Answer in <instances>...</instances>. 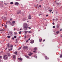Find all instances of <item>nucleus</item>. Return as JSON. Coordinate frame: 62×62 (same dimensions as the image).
<instances>
[{
	"mask_svg": "<svg viewBox=\"0 0 62 62\" xmlns=\"http://www.w3.org/2000/svg\"><path fill=\"white\" fill-rule=\"evenodd\" d=\"M36 52V50H34L33 51V52L34 53H35Z\"/></svg>",
	"mask_w": 62,
	"mask_h": 62,
	"instance_id": "obj_33",
	"label": "nucleus"
},
{
	"mask_svg": "<svg viewBox=\"0 0 62 62\" xmlns=\"http://www.w3.org/2000/svg\"><path fill=\"white\" fill-rule=\"evenodd\" d=\"M10 50H12V48H11L10 49Z\"/></svg>",
	"mask_w": 62,
	"mask_h": 62,
	"instance_id": "obj_43",
	"label": "nucleus"
},
{
	"mask_svg": "<svg viewBox=\"0 0 62 62\" xmlns=\"http://www.w3.org/2000/svg\"><path fill=\"white\" fill-rule=\"evenodd\" d=\"M26 57H27V58H29V56L27 55L26 56Z\"/></svg>",
	"mask_w": 62,
	"mask_h": 62,
	"instance_id": "obj_30",
	"label": "nucleus"
},
{
	"mask_svg": "<svg viewBox=\"0 0 62 62\" xmlns=\"http://www.w3.org/2000/svg\"><path fill=\"white\" fill-rule=\"evenodd\" d=\"M15 5L16 6H18L19 5V3L17 2H16L15 3Z\"/></svg>",
	"mask_w": 62,
	"mask_h": 62,
	"instance_id": "obj_4",
	"label": "nucleus"
},
{
	"mask_svg": "<svg viewBox=\"0 0 62 62\" xmlns=\"http://www.w3.org/2000/svg\"><path fill=\"white\" fill-rule=\"evenodd\" d=\"M29 28L27 24H26V23H24V25L23 26V29L24 30H27L28 29V28Z\"/></svg>",
	"mask_w": 62,
	"mask_h": 62,
	"instance_id": "obj_1",
	"label": "nucleus"
},
{
	"mask_svg": "<svg viewBox=\"0 0 62 62\" xmlns=\"http://www.w3.org/2000/svg\"><path fill=\"white\" fill-rule=\"evenodd\" d=\"M21 49V47H20L19 48V49H18V50H20V49Z\"/></svg>",
	"mask_w": 62,
	"mask_h": 62,
	"instance_id": "obj_37",
	"label": "nucleus"
},
{
	"mask_svg": "<svg viewBox=\"0 0 62 62\" xmlns=\"http://www.w3.org/2000/svg\"><path fill=\"white\" fill-rule=\"evenodd\" d=\"M21 11L20 10V11H19V12H17V14H19V13H21Z\"/></svg>",
	"mask_w": 62,
	"mask_h": 62,
	"instance_id": "obj_17",
	"label": "nucleus"
},
{
	"mask_svg": "<svg viewBox=\"0 0 62 62\" xmlns=\"http://www.w3.org/2000/svg\"><path fill=\"white\" fill-rule=\"evenodd\" d=\"M8 56H9L10 55V54H8Z\"/></svg>",
	"mask_w": 62,
	"mask_h": 62,
	"instance_id": "obj_42",
	"label": "nucleus"
},
{
	"mask_svg": "<svg viewBox=\"0 0 62 62\" xmlns=\"http://www.w3.org/2000/svg\"><path fill=\"white\" fill-rule=\"evenodd\" d=\"M42 14H40L39 15V16H40V15H42Z\"/></svg>",
	"mask_w": 62,
	"mask_h": 62,
	"instance_id": "obj_54",
	"label": "nucleus"
},
{
	"mask_svg": "<svg viewBox=\"0 0 62 62\" xmlns=\"http://www.w3.org/2000/svg\"><path fill=\"white\" fill-rule=\"evenodd\" d=\"M34 42V40H30V42L31 43H33Z\"/></svg>",
	"mask_w": 62,
	"mask_h": 62,
	"instance_id": "obj_3",
	"label": "nucleus"
},
{
	"mask_svg": "<svg viewBox=\"0 0 62 62\" xmlns=\"http://www.w3.org/2000/svg\"><path fill=\"white\" fill-rule=\"evenodd\" d=\"M32 54H33L32 53H31L30 52L29 53V54H28V55H29V56H31V55H32Z\"/></svg>",
	"mask_w": 62,
	"mask_h": 62,
	"instance_id": "obj_8",
	"label": "nucleus"
},
{
	"mask_svg": "<svg viewBox=\"0 0 62 62\" xmlns=\"http://www.w3.org/2000/svg\"><path fill=\"white\" fill-rule=\"evenodd\" d=\"M14 34H17V33L16 32H14Z\"/></svg>",
	"mask_w": 62,
	"mask_h": 62,
	"instance_id": "obj_46",
	"label": "nucleus"
},
{
	"mask_svg": "<svg viewBox=\"0 0 62 62\" xmlns=\"http://www.w3.org/2000/svg\"><path fill=\"white\" fill-rule=\"evenodd\" d=\"M3 31V29H0V31Z\"/></svg>",
	"mask_w": 62,
	"mask_h": 62,
	"instance_id": "obj_21",
	"label": "nucleus"
},
{
	"mask_svg": "<svg viewBox=\"0 0 62 62\" xmlns=\"http://www.w3.org/2000/svg\"><path fill=\"white\" fill-rule=\"evenodd\" d=\"M53 25H54V23L53 22Z\"/></svg>",
	"mask_w": 62,
	"mask_h": 62,
	"instance_id": "obj_45",
	"label": "nucleus"
},
{
	"mask_svg": "<svg viewBox=\"0 0 62 62\" xmlns=\"http://www.w3.org/2000/svg\"><path fill=\"white\" fill-rule=\"evenodd\" d=\"M13 2H10V4L11 5H12V4H13Z\"/></svg>",
	"mask_w": 62,
	"mask_h": 62,
	"instance_id": "obj_23",
	"label": "nucleus"
},
{
	"mask_svg": "<svg viewBox=\"0 0 62 62\" xmlns=\"http://www.w3.org/2000/svg\"><path fill=\"white\" fill-rule=\"evenodd\" d=\"M7 38H10V36H7Z\"/></svg>",
	"mask_w": 62,
	"mask_h": 62,
	"instance_id": "obj_20",
	"label": "nucleus"
},
{
	"mask_svg": "<svg viewBox=\"0 0 62 62\" xmlns=\"http://www.w3.org/2000/svg\"><path fill=\"white\" fill-rule=\"evenodd\" d=\"M0 58H2V56H0Z\"/></svg>",
	"mask_w": 62,
	"mask_h": 62,
	"instance_id": "obj_52",
	"label": "nucleus"
},
{
	"mask_svg": "<svg viewBox=\"0 0 62 62\" xmlns=\"http://www.w3.org/2000/svg\"><path fill=\"white\" fill-rule=\"evenodd\" d=\"M9 21H8V23H9Z\"/></svg>",
	"mask_w": 62,
	"mask_h": 62,
	"instance_id": "obj_62",
	"label": "nucleus"
},
{
	"mask_svg": "<svg viewBox=\"0 0 62 62\" xmlns=\"http://www.w3.org/2000/svg\"><path fill=\"white\" fill-rule=\"evenodd\" d=\"M45 59H48V57H47V56H45Z\"/></svg>",
	"mask_w": 62,
	"mask_h": 62,
	"instance_id": "obj_19",
	"label": "nucleus"
},
{
	"mask_svg": "<svg viewBox=\"0 0 62 62\" xmlns=\"http://www.w3.org/2000/svg\"><path fill=\"white\" fill-rule=\"evenodd\" d=\"M58 20V19L57 18H56L55 20L56 21H57Z\"/></svg>",
	"mask_w": 62,
	"mask_h": 62,
	"instance_id": "obj_35",
	"label": "nucleus"
},
{
	"mask_svg": "<svg viewBox=\"0 0 62 62\" xmlns=\"http://www.w3.org/2000/svg\"><path fill=\"white\" fill-rule=\"evenodd\" d=\"M49 11H50V12L51 13L52 11V10H49Z\"/></svg>",
	"mask_w": 62,
	"mask_h": 62,
	"instance_id": "obj_26",
	"label": "nucleus"
},
{
	"mask_svg": "<svg viewBox=\"0 0 62 62\" xmlns=\"http://www.w3.org/2000/svg\"><path fill=\"white\" fill-rule=\"evenodd\" d=\"M56 14H57V13H58V12L57 11H56Z\"/></svg>",
	"mask_w": 62,
	"mask_h": 62,
	"instance_id": "obj_39",
	"label": "nucleus"
},
{
	"mask_svg": "<svg viewBox=\"0 0 62 62\" xmlns=\"http://www.w3.org/2000/svg\"><path fill=\"white\" fill-rule=\"evenodd\" d=\"M12 23H13V24H14V23H15V21H13V22H12Z\"/></svg>",
	"mask_w": 62,
	"mask_h": 62,
	"instance_id": "obj_18",
	"label": "nucleus"
},
{
	"mask_svg": "<svg viewBox=\"0 0 62 62\" xmlns=\"http://www.w3.org/2000/svg\"><path fill=\"white\" fill-rule=\"evenodd\" d=\"M37 6L38 7V4H37Z\"/></svg>",
	"mask_w": 62,
	"mask_h": 62,
	"instance_id": "obj_64",
	"label": "nucleus"
},
{
	"mask_svg": "<svg viewBox=\"0 0 62 62\" xmlns=\"http://www.w3.org/2000/svg\"><path fill=\"white\" fill-rule=\"evenodd\" d=\"M24 49H28V47L27 46H25L24 47Z\"/></svg>",
	"mask_w": 62,
	"mask_h": 62,
	"instance_id": "obj_9",
	"label": "nucleus"
},
{
	"mask_svg": "<svg viewBox=\"0 0 62 62\" xmlns=\"http://www.w3.org/2000/svg\"><path fill=\"white\" fill-rule=\"evenodd\" d=\"M59 33V31H57V32H56V33L57 34H58V33Z\"/></svg>",
	"mask_w": 62,
	"mask_h": 62,
	"instance_id": "obj_32",
	"label": "nucleus"
},
{
	"mask_svg": "<svg viewBox=\"0 0 62 62\" xmlns=\"http://www.w3.org/2000/svg\"><path fill=\"white\" fill-rule=\"evenodd\" d=\"M28 33H32V32L31 31H28Z\"/></svg>",
	"mask_w": 62,
	"mask_h": 62,
	"instance_id": "obj_16",
	"label": "nucleus"
},
{
	"mask_svg": "<svg viewBox=\"0 0 62 62\" xmlns=\"http://www.w3.org/2000/svg\"><path fill=\"white\" fill-rule=\"evenodd\" d=\"M10 44H7V46L8 48L9 47Z\"/></svg>",
	"mask_w": 62,
	"mask_h": 62,
	"instance_id": "obj_13",
	"label": "nucleus"
},
{
	"mask_svg": "<svg viewBox=\"0 0 62 62\" xmlns=\"http://www.w3.org/2000/svg\"><path fill=\"white\" fill-rule=\"evenodd\" d=\"M10 21H12V18H11L10 19Z\"/></svg>",
	"mask_w": 62,
	"mask_h": 62,
	"instance_id": "obj_38",
	"label": "nucleus"
},
{
	"mask_svg": "<svg viewBox=\"0 0 62 62\" xmlns=\"http://www.w3.org/2000/svg\"><path fill=\"white\" fill-rule=\"evenodd\" d=\"M5 27H7V25H5Z\"/></svg>",
	"mask_w": 62,
	"mask_h": 62,
	"instance_id": "obj_40",
	"label": "nucleus"
},
{
	"mask_svg": "<svg viewBox=\"0 0 62 62\" xmlns=\"http://www.w3.org/2000/svg\"><path fill=\"white\" fill-rule=\"evenodd\" d=\"M46 17H48V15H46Z\"/></svg>",
	"mask_w": 62,
	"mask_h": 62,
	"instance_id": "obj_49",
	"label": "nucleus"
},
{
	"mask_svg": "<svg viewBox=\"0 0 62 62\" xmlns=\"http://www.w3.org/2000/svg\"><path fill=\"white\" fill-rule=\"evenodd\" d=\"M60 58H62V54L61 55H60Z\"/></svg>",
	"mask_w": 62,
	"mask_h": 62,
	"instance_id": "obj_15",
	"label": "nucleus"
},
{
	"mask_svg": "<svg viewBox=\"0 0 62 62\" xmlns=\"http://www.w3.org/2000/svg\"><path fill=\"white\" fill-rule=\"evenodd\" d=\"M21 32H22L21 31H19V34H21Z\"/></svg>",
	"mask_w": 62,
	"mask_h": 62,
	"instance_id": "obj_29",
	"label": "nucleus"
},
{
	"mask_svg": "<svg viewBox=\"0 0 62 62\" xmlns=\"http://www.w3.org/2000/svg\"><path fill=\"white\" fill-rule=\"evenodd\" d=\"M37 50V48L36 47H35L34 48V50L36 51V50Z\"/></svg>",
	"mask_w": 62,
	"mask_h": 62,
	"instance_id": "obj_11",
	"label": "nucleus"
},
{
	"mask_svg": "<svg viewBox=\"0 0 62 62\" xmlns=\"http://www.w3.org/2000/svg\"><path fill=\"white\" fill-rule=\"evenodd\" d=\"M8 51H10V49H8Z\"/></svg>",
	"mask_w": 62,
	"mask_h": 62,
	"instance_id": "obj_48",
	"label": "nucleus"
},
{
	"mask_svg": "<svg viewBox=\"0 0 62 62\" xmlns=\"http://www.w3.org/2000/svg\"><path fill=\"white\" fill-rule=\"evenodd\" d=\"M14 54H15L16 55H17V52H14Z\"/></svg>",
	"mask_w": 62,
	"mask_h": 62,
	"instance_id": "obj_14",
	"label": "nucleus"
},
{
	"mask_svg": "<svg viewBox=\"0 0 62 62\" xmlns=\"http://www.w3.org/2000/svg\"><path fill=\"white\" fill-rule=\"evenodd\" d=\"M14 39V37H13L12 38V39Z\"/></svg>",
	"mask_w": 62,
	"mask_h": 62,
	"instance_id": "obj_57",
	"label": "nucleus"
},
{
	"mask_svg": "<svg viewBox=\"0 0 62 62\" xmlns=\"http://www.w3.org/2000/svg\"><path fill=\"white\" fill-rule=\"evenodd\" d=\"M18 60L20 61H22V58H18Z\"/></svg>",
	"mask_w": 62,
	"mask_h": 62,
	"instance_id": "obj_7",
	"label": "nucleus"
},
{
	"mask_svg": "<svg viewBox=\"0 0 62 62\" xmlns=\"http://www.w3.org/2000/svg\"><path fill=\"white\" fill-rule=\"evenodd\" d=\"M3 58L5 60H8V58L7 56V55H5L4 56Z\"/></svg>",
	"mask_w": 62,
	"mask_h": 62,
	"instance_id": "obj_2",
	"label": "nucleus"
},
{
	"mask_svg": "<svg viewBox=\"0 0 62 62\" xmlns=\"http://www.w3.org/2000/svg\"><path fill=\"white\" fill-rule=\"evenodd\" d=\"M16 30V28H14V30Z\"/></svg>",
	"mask_w": 62,
	"mask_h": 62,
	"instance_id": "obj_47",
	"label": "nucleus"
},
{
	"mask_svg": "<svg viewBox=\"0 0 62 62\" xmlns=\"http://www.w3.org/2000/svg\"><path fill=\"white\" fill-rule=\"evenodd\" d=\"M30 38L28 39V40H30Z\"/></svg>",
	"mask_w": 62,
	"mask_h": 62,
	"instance_id": "obj_50",
	"label": "nucleus"
},
{
	"mask_svg": "<svg viewBox=\"0 0 62 62\" xmlns=\"http://www.w3.org/2000/svg\"><path fill=\"white\" fill-rule=\"evenodd\" d=\"M28 19H31V15H29L28 17Z\"/></svg>",
	"mask_w": 62,
	"mask_h": 62,
	"instance_id": "obj_5",
	"label": "nucleus"
},
{
	"mask_svg": "<svg viewBox=\"0 0 62 62\" xmlns=\"http://www.w3.org/2000/svg\"><path fill=\"white\" fill-rule=\"evenodd\" d=\"M9 24H11V25L12 24V23L10 22V21H9Z\"/></svg>",
	"mask_w": 62,
	"mask_h": 62,
	"instance_id": "obj_24",
	"label": "nucleus"
},
{
	"mask_svg": "<svg viewBox=\"0 0 62 62\" xmlns=\"http://www.w3.org/2000/svg\"><path fill=\"white\" fill-rule=\"evenodd\" d=\"M35 58H37V56H36L35 57Z\"/></svg>",
	"mask_w": 62,
	"mask_h": 62,
	"instance_id": "obj_61",
	"label": "nucleus"
},
{
	"mask_svg": "<svg viewBox=\"0 0 62 62\" xmlns=\"http://www.w3.org/2000/svg\"><path fill=\"white\" fill-rule=\"evenodd\" d=\"M26 35H25L24 36V37H25V38H24V39H26Z\"/></svg>",
	"mask_w": 62,
	"mask_h": 62,
	"instance_id": "obj_34",
	"label": "nucleus"
},
{
	"mask_svg": "<svg viewBox=\"0 0 62 62\" xmlns=\"http://www.w3.org/2000/svg\"><path fill=\"white\" fill-rule=\"evenodd\" d=\"M9 33L11 35V36H12L13 35V34H12V32L10 31L9 32Z\"/></svg>",
	"mask_w": 62,
	"mask_h": 62,
	"instance_id": "obj_6",
	"label": "nucleus"
},
{
	"mask_svg": "<svg viewBox=\"0 0 62 62\" xmlns=\"http://www.w3.org/2000/svg\"><path fill=\"white\" fill-rule=\"evenodd\" d=\"M18 41V39H16V41Z\"/></svg>",
	"mask_w": 62,
	"mask_h": 62,
	"instance_id": "obj_41",
	"label": "nucleus"
},
{
	"mask_svg": "<svg viewBox=\"0 0 62 62\" xmlns=\"http://www.w3.org/2000/svg\"><path fill=\"white\" fill-rule=\"evenodd\" d=\"M39 7L40 8H41V5H40L39 6Z\"/></svg>",
	"mask_w": 62,
	"mask_h": 62,
	"instance_id": "obj_44",
	"label": "nucleus"
},
{
	"mask_svg": "<svg viewBox=\"0 0 62 62\" xmlns=\"http://www.w3.org/2000/svg\"><path fill=\"white\" fill-rule=\"evenodd\" d=\"M14 38L15 39H16L17 38V36H14Z\"/></svg>",
	"mask_w": 62,
	"mask_h": 62,
	"instance_id": "obj_27",
	"label": "nucleus"
},
{
	"mask_svg": "<svg viewBox=\"0 0 62 62\" xmlns=\"http://www.w3.org/2000/svg\"><path fill=\"white\" fill-rule=\"evenodd\" d=\"M13 57L14 58H15V55H13Z\"/></svg>",
	"mask_w": 62,
	"mask_h": 62,
	"instance_id": "obj_22",
	"label": "nucleus"
},
{
	"mask_svg": "<svg viewBox=\"0 0 62 62\" xmlns=\"http://www.w3.org/2000/svg\"><path fill=\"white\" fill-rule=\"evenodd\" d=\"M40 42H41L42 41V39H40L39 40Z\"/></svg>",
	"mask_w": 62,
	"mask_h": 62,
	"instance_id": "obj_12",
	"label": "nucleus"
},
{
	"mask_svg": "<svg viewBox=\"0 0 62 62\" xmlns=\"http://www.w3.org/2000/svg\"><path fill=\"white\" fill-rule=\"evenodd\" d=\"M45 40L44 39V40H43V42H44V41H45Z\"/></svg>",
	"mask_w": 62,
	"mask_h": 62,
	"instance_id": "obj_55",
	"label": "nucleus"
},
{
	"mask_svg": "<svg viewBox=\"0 0 62 62\" xmlns=\"http://www.w3.org/2000/svg\"><path fill=\"white\" fill-rule=\"evenodd\" d=\"M40 1H43V0H40Z\"/></svg>",
	"mask_w": 62,
	"mask_h": 62,
	"instance_id": "obj_56",
	"label": "nucleus"
},
{
	"mask_svg": "<svg viewBox=\"0 0 62 62\" xmlns=\"http://www.w3.org/2000/svg\"><path fill=\"white\" fill-rule=\"evenodd\" d=\"M57 6H59V5H60V4H59V3H57Z\"/></svg>",
	"mask_w": 62,
	"mask_h": 62,
	"instance_id": "obj_25",
	"label": "nucleus"
},
{
	"mask_svg": "<svg viewBox=\"0 0 62 62\" xmlns=\"http://www.w3.org/2000/svg\"><path fill=\"white\" fill-rule=\"evenodd\" d=\"M56 27L57 28H59V24H57V25Z\"/></svg>",
	"mask_w": 62,
	"mask_h": 62,
	"instance_id": "obj_10",
	"label": "nucleus"
},
{
	"mask_svg": "<svg viewBox=\"0 0 62 62\" xmlns=\"http://www.w3.org/2000/svg\"><path fill=\"white\" fill-rule=\"evenodd\" d=\"M53 28H55V26H53Z\"/></svg>",
	"mask_w": 62,
	"mask_h": 62,
	"instance_id": "obj_36",
	"label": "nucleus"
},
{
	"mask_svg": "<svg viewBox=\"0 0 62 62\" xmlns=\"http://www.w3.org/2000/svg\"><path fill=\"white\" fill-rule=\"evenodd\" d=\"M24 32L26 33H27V32H28V31H25Z\"/></svg>",
	"mask_w": 62,
	"mask_h": 62,
	"instance_id": "obj_31",
	"label": "nucleus"
},
{
	"mask_svg": "<svg viewBox=\"0 0 62 62\" xmlns=\"http://www.w3.org/2000/svg\"><path fill=\"white\" fill-rule=\"evenodd\" d=\"M28 40H27L26 41V42H28Z\"/></svg>",
	"mask_w": 62,
	"mask_h": 62,
	"instance_id": "obj_58",
	"label": "nucleus"
},
{
	"mask_svg": "<svg viewBox=\"0 0 62 62\" xmlns=\"http://www.w3.org/2000/svg\"><path fill=\"white\" fill-rule=\"evenodd\" d=\"M4 4H5V5H7V3H4Z\"/></svg>",
	"mask_w": 62,
	"mask_h": 62,
	"instance_id": "obj_53",
	"label": "nucleus"
},
{
	"mask_svg": "<svg viewBox=\"0 0 62 62\" xmlns=\"http://www.w3.org/2000/svg\"><path fill=\"white\" fill-rule=\"evenodd\" d=\"M11 25H12V26H13V25H13V24H11Z\"/></svg>",
	"mask_w": 62,
	"mask_h": 62,
	"instance_id": "obj_63",
	"label": "nucleus"
},
{
	"mask_svg": "<svg viewBox=\"0 0 62 62\" xmlns=\"http://www.w3.org/2000/svg\"><path fill=\"white\" fill-rule=\"evenodd\" d=\"M2 26H4V25H3V24H2Z\"/></svg>",
	"mask_w": 62,
	"mask_h": 62,
	"instance_id": "obj_60",
	"label": "nucleus"
},
{
	"mask_svg": "<svg viewBox=\"0 0 62 62\" xmlns=\"http://www.w3.org/2000/svg\"><path fill=\"white\" fill-rule=\"evenodd\" d=\"M60 31H62V29H60Z\"/></svg>",
	"mask_w": 62,
	"mask_h": 62,
	"instance_id": "obj_59",
	"label": "nucleus"
},
{
	"mask_svg": "<svg viewBox=\"0 0 62 62\" xmlns=\"http://www.w3.org/2000/svg\"><path fill=\"white\" fill-rule=\"evenodd\" d=\"M13 47V46L12 45H11L10 46V47L11 48V47Z\"/></svg>",
	"mask_w": 62,
	"mask_h": 62,
	"instance_id": "obj_28",
	"label": "nucleus"
},
{
	"mask_svg": "<svg viewBox=\"0 0 62 62\" xmlns=\"http://www.w3.org/2000/svg\"><path fill=\"white\" fill-rule=\"evenodd\" d=\"M29 28V29H31V28L30 27H28Z\"/></svg>",
	"mask_w": 62,
	"mask_h": 62,
	"instance_id": "obj_51",
	"label": "nucleus"
}]
</instances>
